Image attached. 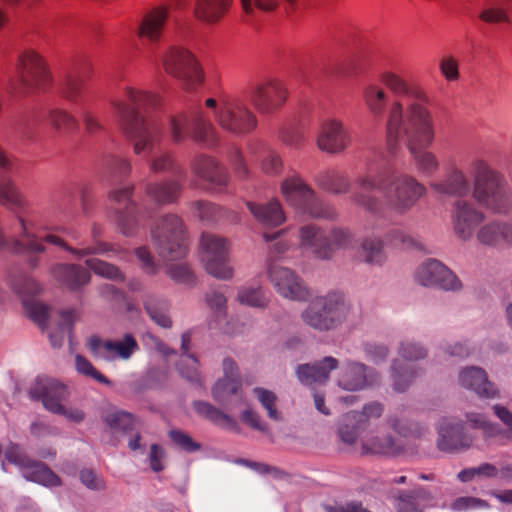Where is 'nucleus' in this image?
Masks as SVG:
<instances>
[{
    "label": "nucleus",
    "mask_w": 512,
    "mask_h": 512,
    "mask_svg": "<svg viewBox=\"0 0 512 512\" xmlns=\"http://www.w3.org/2000/svg\"><path fill=\"white\" fill-rule=\"evenodd\" d=\"M237 299L241 304L255 308H264L268 304V298L261 287H242L238 291Z\"/></svg>",
    "instance_id": "obj_52"
},
{
    "label": "nucleus",
    "mask_w": 512,
    "mask_h": 512,
    "mask_svg": "<svg viewBox=\"0 0 512 512\" xmlns=\"http://www.w3.org/2000/svg\"><path fill=\"white\" fill-rule=\"evenodd\" d=\"M249 98L259 113H271L285 102L286 90L280 81L270 79L253 85Z\"/></svg>",
    "instance_id": "obj_19"
},
{
    "label": "nucleus",
    "mask_w": 512,
    "mask_h": 512,
    "mask_svg": "<svg viewBox=\"0 0 512 512\" xmlns=\"http://www.w3.org/2000/svg\"><path fill=\"white\" fill-rule=\"evenodd\" d=\"M158 104L157 95L133 87H125L122 96L111 101L122 131L133 142L134 153L148 158L150 171L185 178V170L177 165L172 153L162 149V124L149 115Z\"/></svg>",
    "instance_id": "obj_2"
},
{
    "label": "nucleus",
    "mask_w": 512,
    "mask_h": 512,
    "mask_svg": "<svg viewBox=\"0 0 512 512\" xmlns=\"http://www.w3.org/2000/svg\"><path fill=\"white\" fill-rule=\"evenodd\" d=\"M267 274L276 291L291 300H305L308 292L300 277L291 269L270 261Z\"/></svg>",
    "instance_id": "obj_17"
},
{
    "label": "nucleus",
    "mask_w": 512,
    "mask_h": 512,
    "mask_svg": "<svg viewBox=\"0 0 512 512\" xmlns=\"http://www.w3.org/2000/svg\"><path fill=\"white\" fill-rule=\"evenodd\" d=\"M498 477V467L491 463H482L477 467H470L461 470L457 478L461 482H469L475 478H497Z\"/></svg>",
    "instance_id": "obj_51"
},
{
    "label": "nucleus",
    "mask_w": 512,
    "mask_h": 512,
    "mask_svg": "<svg viewBox=\"0 0 512 512\" xmlns=\"http://www.w3.org/2000/svg\"><path fill=\"white\" fill-rule=\"evenodd\" d=\"M192 206L195 209L197 217L201 221L214 223L219 221L221 218V208L211 202L197 200L192 203Z\"/></svg>",
    "instance_id": "obj_55"
},
{
    "label": "nucleus",
    "mask_w": 512,
    "mask_h": 512,
    "mask_svg": "<svg viewBox=\"0 0 512 512\" xmlns=\"http://www.w3.org/2000/svg\"><path fill=\"white\" fill-rule=\"evenodd\" d=\"M253 393L256 395L261 405L267 410L268 417L275 421L280 420V415L276 409L277 396L275 393L261 387L254 388Z\"/></svg>",
    "instance_id": "obj_57"
},
{
    "label": "nucleus",
    "mask_w": 512,
    "mask_h": 512,
    "mask_svg": "<svg viewBox=\"0 0 512 512\" xmlns=\"http://www.w3.org/2000/svg\"><path fill=\"white\" fill-rule=\"evenodd\" d=\"M4 456L10 464L17 466L22 472L34 462L20 445L12 442L6 446Z\"/></svg>",
    "instance_id": "obj_53"
},
{
    "label": "nucleus",
    "mask_w": 512,
    "mask_h": 512,
    "mask_svg": "<svg viewBox=\"0 0 512 512\" xmlns=\"http://www.w3.org/2000/svg\"><path fill=\"white\" fill-rule=\"evenodd\" d=\"M485 220V214L473 203L458 199L451 211V223L457 238L462 241L471 240Z\"/></svg>",
    "instance_id": "obj_15"
},
{
    "label": "nucleus",
    "mask_w": 512,
    "mask_h": 512,
    "mask_svg": "<svg viewBox=\"0 0 512 512\" xmlns=\"http://www.w3.org/2000/svg\"><path fill=\"white\" fill-rule=\"evenodd\" d=\"M49 122L58 131L69 133L77 129V119L61 108H54L49 113Z\"/></svg>",
    "instance_id": "obj_48"
},
{
    "label": "nucleus",
    "mask_w": 512,
    "mask_h": 512,
    "mask_svg": "<svg viewBox=\"0 0 512 512\" xmlns=\"http://www.w3.org/2000/svg\"><path fill=\"white\" fill-rule=\"evenodd\" d=\"M418 374V370L412 369L410 366L402 367L398 360H394L391 365V377L394 390L397 392L406 391Z\"/></svg>",
    "instance_id": "obj_44"
},
{
    "label": "nucleus",
    "mask_w": 512,
    "mask_h": 512,
    "mask_svg": "<svg viewBox=\"0 0 512 512\" xmlns=\"http://www.w3.org/2000/svg\"><path fill=\"white\" fill-rule=\"evenodd\" d=\"M74 316L72 311H61L60 320L55 331L49 332V339L54 348L62 346L66 336H70L73 327Z\"/></svg>",
    "instance_id": "obj_47"
},
{
    "label": "nucleus",
    "mask_w": 512,
    "mask_h": 512,
    "mask_svg": "<svg viewBox=\"0 0 512 512\" xmlns=\"http://www.w3.org/2000/svg\"><path fill=\"white\" fill-rule=\"evenodd\" d=\"M103 421L114 432L129 433L133 430L135 420L131 413L111 408L102 414Z\"/></svg>",
    "instance_id": "obj_40"
},
{
    "label": "nucleus",
    "mask_w": 512,
    "mask_h": 512,
    "mask_svg": "<svg viewBox=\"0 0 512 512\" xmlns=\"http://www.w3.org/2000/svg\"><path fill=\"white\" fill-rule=\"evenodd\" d=\"M154 247L160 257L167 261L185 257L187 245L183 220L176 214L163 215L151 228Z\"/></svg>",
    "instance_id": "obj_8"
},
{
    "label": "nucleus",
    "mask_w": 512,
    "mask_h": 512,
    "mask_svg": "<svg viewBox=\"0 0 512 512\" xmlns=\"http://www.w3.org/2000/svg\"><path fill=\"white\" fill-rule=\"evenodd\" d=\"M473 171L474 199L493 213L507 214L512 207V194L503 176L482 159L473 162Z\"/></svg>",
    "instance_id": "obj_4"
},
{
    "label": "nucleus",
    "mask_w": 512,
    "mask_h": 512,
    "mask_svg": "<svg viewBox=\"0 0 512 512\" xmlns=\"http://www.w3.org/2000/svg\"><path fill=\"white\" fill-rule=\"evenodd\" d=\"M388 424L396 433L406 438H421L427 433L426 427L419 423L403 420L396 416H389Z\"/></svg>",
    "instance_id": "obj_45"
},
{
    "label": "nucleus",
    "mask_w": 512,
    "mask_h": 512,
    "mask_svg": "<svg viewBox=\"0 0 512 512\" xmlns=\"http://www.w3.org/2000/svg\"><path fill=\"white\" fill-rule=\"evenodd\" d=\"M75 367H76V370L82 375L91 377V378L95 379L96 381L103 383L105 385L111 384L110 380L107 377H105L104 375L99 373L94 368V366L91 364V362L88 361L85 357H83L81 355H77L75 357Z\"/></svg>",
    "instance_id": "obj_62"
},
{
    "label": "nucleus",
    "mask_w": 512,
    "mask_h": 512,
    "mask_svg": "<svg viewBox=\"0 0 512 512\" xmlns=\"http://www.w3.org/2000/svg\"><path fill=\"white\" fill-rule=\"evenodd\" d=\"M360 191L351 201L366 211L379 215L384 208L397 215L409 212L426 194L425 186L415 177L397 173L388 166L368 164L365 174L356 179Z\"/></svg>",
    "instance_id": "obj_3"
},
{
    "label": "nucleus",
    "mask_w": 512,
    "mask_h": 512,
    "mask_svg": "<svg viewBox=\"0 0 512 512\" xmlns=\"http://www.w3.org/2000/svg\"><path fill=\"white\" fill-rule=\"evenodd\" d=\"M215 121L222 130L237 136L247 135L257 126L255 114L243 100L235 97L220 99Z\"/></svg>",
    "instance_id": "obj_9"
},
{
    "label": "nucleus",
    "mask_w": 512,
    "mask_h": 512,
    "mask_svg": "<svg viewBox=\"0 0 512 512\" xmlns=\"http://www.w3.org/2000/svg\"><path fill=\"white\" fill-rule=\"evenodd\" d=\"M315 182L320 188L332 194L347 193L351 186L348 176L334 169L319 172L315 176Z\"/></svg>",
    "instance_id": "obj_36"
},
{
    "label": "nucleus",
    "mask_w": 512,
    "mask_h": 512,
    "mask_svg": "<svg viewBox=\"0 0 512 512\" xmlns=\"http://www.w3.org/2000/svg\"><path fill=\"white\" fill-rule=\"evenodd\" d=\"M134 190L133 185L114 189L109 194L113 203L112 209L115 213V221L125 236H132L136 233L138 222L136 218V204L131 196Z\"/></svg>",
    "instance_id": "obj_16"
},
{
    "label": "nucleus",
    "mask_w": 512,
    "mask_h": 512,
    "mask_svg": "<svg viewBox=\"0 0 512 512\" xmlns=\"http://www.w3.org/2000/svg\"><path fill=\"white\" fill-rule=\"evenodd\" d=\"M362 98L368 111L374 117H382L389 100L388 93L377 83H369L363 87Z\"/></svg>",
    "instance_id": "obj_35"
},
{
    "label": "nucleus",
    "mask_w": 512,
    "mask_h": 512,
    "mask_svg": "<svg viewBox=\"0 0 512 512\" xmlns=\"http://www.w3.org/2000/svg\"><path fill=\"white\" fill-rule=\"evenodd\" d=\"M247 207L254 218L263 226L276 227L284 223L285 215L278 200L265 204L247 202Z\"/></svg>",
    "instance_id": "obj_32"
},
{
    "label": "nucleus",
    "mask_w": 512,
    "mask_h": 512,
    "mask_svg": "<svg viewBox=\"0 0 512 512\" xmlns=\"http://www.w3.org/2000/svg\"><path fill=\"white\" fill-rule=\"evenodd\" d=\"M166 20V8L158 7L151 10L142 19L138 28V36L149 42L158 41L161 37Z\"/></svg>",
    "instance_id": "obj_31"
},
{
    "label": "nucleus",
    "mask_w": 512,
    "mask_h": 512,
    "mask_svg": "<svg viewBox=\"0 0 512 512\" xmlns=\"http://www.w3.org/2000/svg\"><path fill=\"white\" fill-rule=\"evenodd\" d=\"M52 274L63 288L73 292L81 290L91 280L89 270L78 264H57Z\"/></svg>",
    "instance_id": "obj_24"
},
{
    "label": "nucleus",
    "mask_w": 512,
    "mask_h": 512,
    "mask_svg": "<svg viewBox=\"0 0 512 512\" xmlns=\"http://www.w3.org/2000/svg\"><path fill=\"white\" fill-rule=\"evenodd\" d=\"M362 256L366 263L382 265L386 259L383 241L376 237H367L361 243Z\"/></svg>",
    "instance_id": "obj_42"
},
{
    "label": "nucleus",
    "mask_w": 512,
    "mask_h": 512,
    "mask_svg": "<svg viewBox=\"0 0 512 512\" xmlns=\"http://www.w3.org/2000/svg\"><path fill=\"white\" fill-rule=\"evenodd\" d=\"M168 437L176 447L187 453H193L201 449L200 443L194 441L190 435L181 430H170Z\"/></svg>",
    "instance_id": "obj_58"
},
{
    "label": "nucleus",
    "mask_w": 512,
    "mask_h": 512,
    "mask_svg": "<svg viewBox=\"0 0 512 512\" xmlns=\"http://www.w3.org/2000/svg\"><path fill=\"white\" fill-rule=\"evenodd\" d=\"M191 169L198 178L212 185L224 186L227 183L225 169L208 155H197L191 163Z\"/></svg>",
    "instance_id": "obj_28"
},
{
    "label": "nucleus",
    "mask_w": 512,
    "mask_h": 512,
    "mask_svg": "<svg viewBox=\"0 0 512 512\" xmlns=\"http://www.w3.org/2000/svg\"><path fill=\"white\" fill-rule=\"evenodd\" d=\"M281 193L287 204L301 215L326 220L337 217L336 209L320 199L298 175L287 177L282 182Z\"/></svg>",
    "instance_id": "obj_6"
},
{
    "label": "nucleus",
    "mask_w": 512,
    "mask_h": 512,
    "mask_svg": "<svg viewBox=\"0 0 512 512\" xmlns=\"http://www.w3.org/2000/svg\"><path fill=\"white\" fill-rule=\"evenodd\" d=\"M359 416V413L351 412L343 417L342 423L338 429V434L344 443L353 444L356 442L359 436Z\"/></svg>",
    "instance_id": "obj_49"
},
{
    "label": "nucleus",
    "mask_w": 512,
    "mask_h": 512,
    "mask_svg": "<svg viewBox=\"0 0 512 512\" xmlns=\"http://www.w3.org/2000/svg\"><path fill=\"white\" fill-rule=\"evenodd\" d=\"M351 136L343 122L337 119L325 120L316 139L317 147L329 154H339L349 147Z\"/></svg>",
    "instance_id": "obj_20"
},
{
    "label": "nucleus",
    "mask_w": 512,
    "mask_h": 512,
    "mask_svg": "<svg viewBox=\"0 0 512 512\" xmlns=\"http://www.w3.org/2000/svg\"><path fill=\"white\" fill-rule=\"evenodd\" d=\"M478 243L486 247L503 245V221H490L480 226L475 234Z\"/></svg>",
    "instance_id": "obj_41"
},
{
    "label": "nucleus",
    "mask_w": 512,
    "mask_h": 512,
    "mask_svg": "<svg viewBox=\"0 0 512 512\" xmlns=\"http://www.w3.org/2000/svg\"><path fill=\"white\" fill-rule=\"evenodd\" d=\"M201 260L211 276L220 280H230L233 269L228 265L229 243L220 236L203 233L200 239Z\"/></svg>",
    "instance_id": "obj_12"
},
{
    "label": "nucleus",
    "mask_w": 512,
    "mask_h": 512,
    "mask_svg": "<svg viewBox=\"0 0 512 512\" xmlns=\"http://www.w3.org/2000/svg\"><path fill=\"white\" fill-rule=\"evenodd\" d=\"M25 479L48 487L61 485L60 478L43 462L34 460L27 470H24Z\"/></svg>",
    "instance_id": "obj_39"
},
{
    "label": "nucleus",
    "mask_w": 512,
    "mask_h": 512,
    "mask_svg": "<svg viewBox=\"0 0 512 512\" xmlns=\"http://www.w3.org/2000/svg\"><path fill=\"white\" fill-rule=\"evenodd\" d=\"M85 264L88 269L102 278L120 282L125 280V276L122 271L114 264L97 258H89L85 261Z\"/></svg>",
    "instance_id": "obj_46"
},
{
    "label": "nucleus",
    "mask_w": 512,
    "mask_h": 512,
    "mask_svg": "<svg viewBox=\"0 0 512 512\" xmlns=\"http://www.w3.org/2000/svg\"><path fill=\"white\" fill-rule=\"evenodd\" d=\"M113 247L99 239L93 240L92 245L82 248H74L73 256L76 258H82L88 255H105L110 251H113Z\"/></svg>",
    "instance_id": "obj_64"
},
{
    "label": "nucleus",
    "mask_w": 512,
    "mask_h": 512,
    "mask_svg": "<svg viewBox=\"0 0 512 512\" xmlns=\"http://www.w3.org/2000/svg\"><path fill=\"white\" fill-rule=\"evenodd\" d=\"M24 306L29 317L41 328H44L49 315V308L45 304L36 301H24Z\"/></svg>",
    "instance_id": "obj_61"
},
{
    "label": "nucleus",
    "mask_w": 512,
    "mask_h": 512,
    "mask_svg": "<svg viewBox=\"0 0 512 512\" xmlns=\"http://www.w3.org/2000/svg\"><path fill=\"white\" fill-rule=\"evenodd\" d=\"M162 66L178 79L186 90H193L204 80L202 69L195 57L185 48L172 46L162 56Z\"/></svg>",
    "instance_id": "obj_11"
},
{
    "label": "nucleus",
    "mask_w": 512,
    "mask_h": 512,
    "mask_svg": "<svg viewBox=\"0 0 512 512\" xmlns=\"http://www.w3.org/2000/svg\"><path fill=\"white\" fill-rule=\"evenodd\" d=\"M479 19L488 24L508 23L510 21L507 12L498 6L489 4L479 13Z\"/></svg>",
    "instance_id": "obj_60"
},
{
    "label": "nucleus",
    "mask_w": 512,
    "mask_h": 512,
    "mask_svg": "<svg viewBox=\"0 0 512 512\" xmlns=\"http://www.w3.org/2000/svg\"><path fill=\"white\" fill-rule=\"evenodd\" d=\"M338 368V360L332 356H327L313 364L299 365L296 374L301 383L312 385L314 383H326L330 372Z\"/></svg>",
    "instance_id": "obj_25"
},
{
    "label": "nucleus",
    "mask_w": 512,
    "mask_h": 512,
    "mask_svg": "<svg viewBox=\"0 0 512 512\" xmlns=\"http://www.w3.org/2000/svg\"><path fill=\"white\" fill-rule=\"evenodd\" d=\"M299 237L302 248L309 250L319 259H331V248L327 242L326 231L315 225H305L300 228Z\"/></svg>",
    "instance_id": "obj_26"
},
{
    "label": "nucleus",
    "mask_w": 512,
    "mask_h": 512,
    "mask_svg": "<svg viewBox=\"0 0 512 512\" xmlns=\"http://www.w3.org/2000/svg\"><path fill=\"white\" fill-rule=\"evenodd\" d=\"M182 180L184 178L149 182L145 186V194L157 205L174 204L181 196L183 190Z\"/></svg>",
    "instance_id": "obj_23"
},
{
    "label": "nucleus",
    "mask_w": 512,
    "mask_h": 512,
    "mask_svg": "<svg viewBox=\"0 0 512 512\" xmlns=\"http://www.w3.org/2000/svg\"><path fill=\"white\" fill-rule=\"evenodd\" d=\"M143 305L151 320L157 325L162 328H170L172 326L167 300L156 295H146L143 299Z\"/></svg>",
    "instance_id": "obj_37"
},
{
    "label": "nucleus",
    "mask_w": 512,
    "mask_h": 512,
    "mask_svg": "<svg viewBox=\"0 0 512 512\" xmlns=\"http://www.w3.org/2000/svg\"><path fill=\"white\" fill-rule=\"evenodd\" d=\"M193 407L197 414L208 419L213 424L230 431L238 430V425L234 418L225 414L210 403L195 401Z\"/></svg>",
    "instance_id": "obj_38"
},
{
    "label": "nucleus",
    "mask_w": 512,
    "mask_h": 512,
    "mask_svg": "<svg viewBox=\"0 0 512 512\" xmlns=\"http://www.w3.org/2000/svg\"><path fill=\"white\" fill-rule=\"evenodd\" d=\"M459 382L464 388L473 390L483 398H495L498 391L487 378L486 372L479 367H467L459 374Z\"/></svg>",
    "instance_id": "obj_27"
},
{
    "label": "nucleus",
    "mask_w": 512,
    "mask_h": 512,
    "mask_svg": "<svg viewBox=\"0 0 512 512\" xmlns=\"http://www.w3.org/2000/svg\"><path fill=\"white\" fill-rule=\"evenodd\" d=\"M326 235L327 242L330 244L331 248V258L336 250L348 249L353 246L354 236L348 229L336 227L326 232Z\"/></svg>",
    "instance_id": "obj_50"
},
{
    "label": "nucleus",
    "mask_w": 512,
    "mask_h": 512,
    "mask_svg": "<svg viewBox=\"0 0 512 512\" xmlns=\"http://www.w3.org/2000/svg\"><path fill=\"white\" fill-rule=\"evenodd\" d=\"M427 354V349L412 339H404L399 343L398 355L406 361H418L424 359Z\"/></svg>",
    "instance_id": "obj_54"
},
{
    "label": "nucleus",
    "mask_w": 512,
    "mask_h": 512,
    "mask_svg": "<svg viewBox=\"0 0 512 512\" xmlns=\"http://www.w3.org/2000/svg\"><path fill=\"white\" fill-rule=\"evenodd\" d=\"M430 188L439 195L464 197L470 193V183L463 171L453 169L444 180L434 181Z\"/></svg>",
    "instance_id": "obj_29"
},
{
    "label": "nucleus",
    "mask_w": 512,
    "mask_h": 512,
    "mask_svg": "<svg viewBox=\"0 0 512 512\" xmlns=\"http://www.w3.org/2000/svg\"><path fill=\"white\" fill-rule=\"evenodd\" d=\"M167 134L175 144L189 138L205 148H213L218 143L215 126L200 109L170 115L167 119Z\"/></svg>",
    "instance_id": "obj_5"
},
{
    "label": "nucleus",
    "mask_w": 512,
    "mask_h": 512,
    "mask_svg": "<svg viewBox=\"0 0 512 512\" xmlns=\"http://www.w3.org/2000/svg\"><path fill=\"white\" fill-rule=\"evenodd\" d=\"M138 349V343L131 334H125L122 340H108L103 344L104 352H113L124 360L129 359Z\"/></svg>",
    "instance_id": "obj_43"
},
{
    "label": "nucleus",
    "mask_w": 512,
    "mask_h": 512,
    "mask_svg": "<svg viewBox=\"0 0 512 512\" xmlns=\"http://www.w3.org/2000/svg\"><path fill=\"white\" fill-rule=\"evenodd\" d=\"M230 5L231 0H197L194 15L202 22L216 23L228 11Z\"/></svg>",
    "instance_id": "obj_34"
},
{
    "label": "nucleus",
    "mask_w": 512,
    "mask_h": 512,
    "mask_svg": "<svg viewBox=\"0 0 512 512\" xmlns=\"http://www.w3.org/2000/svg\"><path fill=\"white\" fill-rule=\"evenodd\" d=\"M380 81L398 97L390 104L386 120L389 153L395 154L399 141L403 140L417 171L432 176L439 169V161L434 153L427 151L435 139L429 96L419 84L392 71L383 72Z\"/></svg>",
    "instance_id": "obj_1"
},
{
    "label": "nucleus",
    "mask_w": 512,
    "mask_h": 512,
    "mask_svg": "<svg viewBox=\"0 0 512 512\" xmlns=\"http://www.w3.org/2000/svg\"><path fill=\"white\" fill-rule=\"evenodd\" d=\"M222 366L224 375L213 386L212 396L219 404L226 405L230 398L239 392L242 383L238 367L231 358H225Z\"/></svg>",
    "instance_id": "obj_22"
},
{
    "label": "nucleus",
    "mask_w": 512,
    "mask_h": 512,
    "mask_svg": "<svg viewBox=\"0 0 512 512\" xmlns=\"http://www.w3.org/2000/svg\"><path fill=\"white\" fill-rule=\"evenodd\" d=\"M437 447L443 452H458L467 449L473 436L465 431L464 424L453 418H442L438 424Z\"/></svg>",
    "instance_id": "obj_18"
},
{
    "label": "nucleus",
    "mask_w": 512,
    "mask_h": 512,
    "mask_svg": "<svg viewBox=\"0 0 512 512\" xmlns=\"http://www.w3.org/2000/svg\"><path fill=\"white\" fill-rule=\"evenodd\" d=\"M488 507L489 504L487 501L473 496L458 497L451 504V510L454 512L481 510L487 509Z\"/></svg>",
    "instance_id": "obj_59"
},
{
    "label": "nucleus",
    "mask_w": 512,
    "mask_h": 512,
    "mask_svg": "<svg viewBox=\"0 0 512 512\" xmlns=\"http://www.w3.org/2000/svg\"><path fill=\"white\" fill-rule=\"evenodd\" d=\"M104 165L108 173L117 177H125L131 171L130 162L115 155L107 157Z\"/></svg>",
    "instance_id": "obj_63"
},
{
    "label": "nucleus",
    "mask_w": 512,
    "mask_h": 512,
    "mask_svg": "<svg viewBox=\"0 0 512 512\" xmlns=\"http://www.w3.org/2000/svg\"><path fill=\"white\" fill-rule=\"evenodd\" d=\"M415 281L424 287H437L444 291H460L462 282L444 264L436 259H428L415 271Z\"/></svg>",
    "instance_id": "obj_14"
},
{
    "label": "nucleus",
    "mask_w": 512,
    "mask_h": 512,
    "mask_svg": "<svg viewBox=\"0 0 512 512\" xmlns=\"http://www.w3.org/2000/svg\"><path fill=\"white\" fill-rule=\"evenodd\" d=\"M335 382L342 390L358 392L378 385L380 374L363 363L349 360L339 368Z\"/></svg>",
    "instance_id": "obj_13"
},
{
    "label": "nucleus",
    "mask_w": 512,
    "mask_h": 512,
    "mask_svg": "<svg viewBox=\"0 0 512 512\" xmlns=\"http://www.w3.org/2000/svg\"><path fill=\"white\" fill-rule=\"evenodd\" d=\"M83 86V78L77 72L70 73L66 77L63 94L69 101L78 103L82 96Z\"/></svg>",
    "instance_id": "obj_56"
},
{
    "label": "nucleus",
    "mask_w": 512,
    "mask_h": 512,
    "mask_svg": "<svg viewBox=\"0 0 512 512\" xmlns=\"http://www.w3.org/2000/svg\"><path fill=\"white\" fill-rule=\"evenodd\" d=\"M30 396L34 400H40L48 411L63 415L74 423L84 420L85 414L77 408H66L61 402L67 396L66 387L59 381L46 377H37L30 389Z\"/></svg>",
    "instance_id": "obj_10"
},
{
    "label": "nucleus",
    "mask_w": 512,
    "mask_h": 512,
    "mask_svg": "<svg viewBox=\"0 0 512 512\" xmlns=\"http://www.w3.org/2000/svg\"><path fill=\"white\" fill-rule=\"evenodd\" d=\"M191 344L190 332H185L181 336V357L177 363V369L180 375L192 383H200V374L198 371V360L195 355L189 353Z\"/></svg>",
    "instance_id": "obj_33"
},
{
    "label": "nucleus",
    "mask_w": 512,
    "mask_h": 512,
    "mask_svg": "<svg viewBox=\"0 0 512 512\" xmlns=\"http://www.w3.org/2000/svg\"><path fill=\"white\" fill-rule=\"evenodd\" d=\"M350 307L341 293L330 292L314 298L302 312L303 322L318 331L337 328L348 317Z\"/></svg>",
    "instance_id": "obj_7"
},
{
    "label": "nucleus",
    "mask_w": 512,
    "mask_h": 512,
    "mask_svg": "<svg viewBox=\"0 0 512 512\" xmlns=\"http://www.w3.org/2000/svg\"><path fill=\"white\" fill-rule=\"evenodd\" d=\"M18 72L21 82L28 87H44L50 81L44 60L34 50H25L19 55Z\"/></svg>",
    "instance_id": "obj_21"
},
{
    "label": "nucleus",
    "mask_w": 512,
    "mask_h": 512,
    "mask_svg": "<svg viewBox=\"0 0 512 512\" xmlns=\"http://www.w3.org/2000/svg\"><path fill=\"white\" fill-rule=\"evenodd\" d=\"M365 454L395 457L404 452V445L392 435L372 436L362 442Z\"/></svg>",
    "instance_id": "obj_30"
}]
</instances>
